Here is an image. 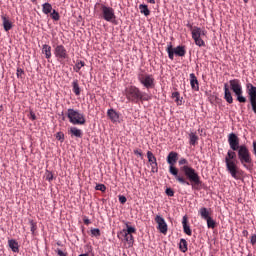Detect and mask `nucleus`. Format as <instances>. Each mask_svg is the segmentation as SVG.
Instances as JSON below:
<instances>
[{"label":"nucleus","instance_id":"obj_47","mask_svg":"<svg viewBox=\"0 0 256 256\" xmlns=\"http://www.w3.org/2000/svg\"><path fill=\"white\" fill-rule=\"evenodd\" d=\"M57 255L59 256H67V253L63 252L61 249L56 250Z\"/></svg>","mask_w":256,"mask_h":256},{"label":"nucleus","instance_id":"obj_42","mask_svg":"<svg viewBox=\"0 0 256 256\" xmlns=\"http://www.w3.org/2000/svg\"><path fill=\"white\" fill-rule=\"evenodd\" d=\"M16 75H17L18 79H23V75H25V71H23V69H21V68H18Z\"/></svg>","mask_w":256,"mask_h":256},{"label":"nucleus","instance_id":"obj_59","mask_svg":"<svg viewBox=\"0 0 256 256\" xmlns=\"http://www.w3.org/2000/svg\"><path fill=\"white\" fill-rule=\"evenodd\" d=\"M254 113H255V115H256V111H253Z\"/></svg>","mask_w":256,"mask_h":256},{"label":"nucleus","instance_id":"obj_25","mask_svg":"<svg viewBox=\"0 0 256 256\" xmlns=\"http://www.w3.org/2000/svg\"><path fill=\"white\" fill-rule=\"evenodd\" d=\"M199 141V136H197V133L195 132H191L189 134V143L190 145H192L193 147H195V145H197V142Z\"/></svg>","mask_w":256,"mask_h":256},{"label":"nucleus","instance_id":"obj_56","mask_svg":"<svg viewBox=\"0 0 256 256\" xmlns=\"http://www.w3.org/2000/svg\"><path fill=\"white\" fill-rule=\"evenodd\" d=\"M62 121H65V116H63Z\"/></svg>","mask_w":256,"mask_h":256},{"label":"nucleus","instance_id":"obj_30","mask_svg":"<svg viewBox=\"0 0 256 256\" xmlns=\"http://www.w3.org/2000/svg\"><path fill=\"white\" fill-rule=\"evenodd\" d=\"M147 158H148V161H149L150 165H153L154 163H157V158L155 157V155H153V152L148 151L147 152Z\"/></svg>","mask_w":256,"mask_h":256},{"label":"nucleus","instance_id":"obj_1","mask_svg":"<svg viewBox=\"0 0 256 256\" xmlns=\"http://www.w3.org/2000/svg\"><path fill=\"white\" fill-rule=\"evenodd\" d=\"M179 161V154L175 151H171L167 156V163L169 165V173L173 175L177 183L180 185H192V187H199L203 182L201 176L191 166H181L180 169L175 167Z\"/></svg>","mask_w":256,"mask_h":256},{"label":"nucleus","instance_id":"obj_45","mask_svg":"<svg viewBox=\"0 0 256 256\" xmlns=\"http://www.w3.org/2000/svg\"><path fill=\"white\" fill-rule=\"evenodd\" d=\"M152 167V173H157V171H159V167L157 166V162H155L154 164H150Z\"/></svg>","mask_w":256,"mask_h":256},{"label":"nucleus","instance_id":"obj_34","mask_svg":"<svg viewBox=\"0 0 256 256\" xmlns=\"http://www.w3.org/2000/svg\"><path fill=\"white\" fill-rule=\"evenodd\" d=\"M29 223H30V231L32 235H35V232L37 231V222L33 220H29Z\"/></svg>","mask_w":256,"mask_h":256},{"label":"nucleus","instance_id":"obj_40","mask_svg":"<svg viewBox=\"0 0 256 256\" xmlns=\"http://www.w3.org/2000/svg\"><path fill=\"white\" fill-rule=\"evenodd\" d=\"M56 139H57L58 141H61V143H63V141H65V134H63V132H58V133L56 134Z\"/></svg>","mask_w":256,"mask_h":256},{"label":"nucleus","instance_id":"obj_54","mask_svg":"<svg viewBox=\"0 0 256 256\" xmlns=\"http://www.w3.org/2000/svg\"><path fill=\"white\" fill-rule=\"evenodd\" d=\"M79 256H89V254H80Z\"/></svg>","mask_w":256,"mask_h":256},{"label":"nucleus","instance_id":"obj_9","mask_svg":"<svg viewBox=\"0 0 256 256\" xmlns=\"http://www.w3.org/2000/svg\"><path fill=\"white\" fill-rule=\"evenodd\" d=\"M166 51L171 61L175 59V55H177L178 57H185V53H187V51L185 50V46H177L176 48H173V45L171 43H169V45L167 46Z\"/></svg>","mask_w":256,"mask_h":256},{"label":"nucleus","instance_id":"obj_53","mask_svg":"<svg viewBox=\"0 0 256 256\" xmlns=\"http://www.w3.org/2000/svg\"><path fill=\"white\" fill-rule=\"evenodd\" d=\"M148 3H151V5H155V0H147Z\"/></svg>","mask_w":256,"mask_h":256},{"label":"nucleus","instance_id":"obj_23","mask_svg":"<svg viewBox=\"0 0 256 256\" xmlns=\"http://www.w3.org/2000/svg\"><path fill=\"white\" fill-rule=\"evenodd\" d=\"M42 53L45 55L46 59H51L52 53H51V46L48 44L42 45Z\"/></svg>","mask_w":256,"mask_h":256},{"label":"nucleus","instance_id":"obj_21","mask_svg":"<svg viewBox=\"0 0 256 256\" xmlns=\"http://www.w3.org/2000/svg\"><path fill=\"white\" fill-rule=\"evenodd\" d=\"M199 215L201 216L204 221H207V219H211V212L205 207H202L199 209Z\"/></svg>","mask_w":256,"mask_h":256},{"label":"nucleus","instance_id":"obj_36","mask_svg":"<svg viewBox=\"0 0 256 256\" xmlns=\"http://www.w3.org/2000/svg\"><path fill=\"white\" fill-rule=\"evenodd\" d=\"M50 17L51 19H53V21H59V19H61L59 12H57L56 10H53L52 12H50Z\"/></svg>","mask_w":256,"mask_h":256},{"label":"nucleus","instance_id":"obj_27","mask_svg":"<svg viewBox=\"0 0 256 256\" xmlns=\"http://www.w3.org/2000/svg\"><path fill=\"white\" fill-rule=\"evenodd\" d=\"M51 11H53V6L49 2H46L42 5V12L44 15H49Z\"/></svg>","mask_w":256,"mask_h":256},{"label":"nucleus","instance_id":"obj_49","mask_svg":"<svg viewBox=\"0 0 256 256\" xmlns=\"http://www.w3.org/2000/svg\"><path fill=\"white\" fill-rule=\"evenodd\" d=\"M83 221L86 225H91V220H89V218L84 217Z\"/></svg>","mask_w":256,"mask_h":256},{"label":"nucleus","instance_id":"obj_33","mask_svg":"<svg viewBox=\"0 0 256 256\" xmlns=\"http://www.w3.org/2000/svg\"><path fill=\"white\" fill-rule=\"evenodd\" d=\"M82 67H85V62H83V61H77L76 64H75V66H74V71H75L76 73H79V71H81V68H82Z\"/></svg>","mask_w":256,"mask_h":256},{"label":"nucleus","instance_id":"obj_50","mask_svg":"<svg viewBox=\"0 0 256 256\" xmlns=\"http://www.w3.org/2000/svg\"><path fill=\"white\" fill-rule=\"evenodd\" d=\"M30 115H31L30 119H32V121H35V119H37V116L35 115V113L30 112Z\"/></svg>","mask_w":256,"mask_h":256},{"label":"nucleus","instance_id":"obj_6","mask_svg":"<svg viewBox=\"0 0 256 256\" xmlns=\"http://www.w3.org/2000/svg\"><path fill=\"white\" fill-rule=\"evenodd\" d=\"M230 89L236 96L238 103H247V98L243 96V86L241 85V80L233 79L229 81Z\"/></svg>","mask_w":256,"mask_h":256},{"label":"nucleus","instance_id":"obj_14","mask_svg":"<svg viewBox=\"0 0 256 256\" xmlns=\"http://www.w3.org/2000/svg\"><path fill=\"white\" fill-rule=\"evenodd\" d=\"M155 222L158 225L157 229L160 231V233L167 235V222H165V218L157 215L155 217Z\"/></svg>","mask_w":256,"mask_h":256},{"label":"nucleus","instance_id":"obj_58","mask_svg":"<svg viewBox=\"0 0 256 256\" xmlns=\"http://www.w3.org/2000/svg\"><path fill=\"white\" fill-rule=\"evenodd\" d=\"M33 1V3H35V1H37V0H32Z\"/></svg>","mask_w":256,"mask_h":256},{"label":"nucleus","instance_id":"obj_51","mask_svg":"<svg viewBox=\"0 0 256 256\" xmlns=\"http://www.w3.org/2000/svg\"><path fill=\"white\" fill-rule=\"evenodd\" d=\"M186 27H188L191 30V32L193 33V29H195V27H193V25L191 23H188L186 25Z\"/></svg>","mask_w":256,"mask_h":256},{"label":"nucleus","instance_id":"obj_8","mask_svg":"<svg viewBox=\"0 0 256 256\" xmlns=\"http://www.w3.org/2000/svg\"><path fill=\"white\" fill-rule=\"evenodd\" d=\"M138 81L145 89H155V77H153V74L139 73Z\"/></svg>","mask_w":256,"mask_h":256},{"label":"nucleus","instance_id":"obj_26","mask_svg":"<svg viewBox=\"0 0 256 256\" xmlns=\"http://www.w3.org/2000/svg\"><path fill=\"white\" fill-rule=\"evenodd\" d=\"M125 241L128 243V247H131L134 243L133 234H127V232H122Z\"/></svg>","mask_w":256,"mask_h":256},{"label":"nucleus","instance_id":"obj_55","mask_svg":"<svg viewBox=\"0 0 256 256\" xmlns=\"http://www.w3.org/2000/svg\"><path fill=\"white\" fill-rule=\"evenodd\" d=\"M244 3H249V0H244Z\"/></svg>","mask_w":256,"mask_h":256},{"label":"nucleus","instance_id":"obj_5","mask_svg":"<svg viewBox=\"0 0 256 256\" xmlns=\"http://www.w3.org/2000/svg\"><path fill=\"white\" fill-rule=\"evenodd\" d=\"M66 117L68 118L69 123H71L72 125H85L87 121L85 119V114L73 108L67 110Z\"/></svg>","mask_w":256,"mask_h":256},{"label":"nucleus","instance_id":"obj_46","mask_svg":"<svg viewBox=\"0 0 256 256\" xmlns=\"http://www.w3.org/2000/svg\"><path fill=\"white\" fill-rule=\"evenodd\" d=\"M134 155H137V157H143V152L139 149L134 150Z\"/></svg>","mask_w":256,"mask_h":256},{"label":"nucleus","instance_id":"obj_4","mask_svg":"<svg viewBox=\"0 0 256 256\" xmlns=\"http://www.w3.org/2000/svg\"><path fill=\"white\" fill-rule=\"evenodd\" d=\"M237 151V157L244 167V169H251V165H253V158H251V152L246 145H241Z\"/></svg>","mask_w":256,"mask_h":256},{"label":"nucleus","instance_id":"obj_32","mask_svg":"<svg viewBox=\"0 0 256 256\" xmlns=\"http://www.w3.org/2000/svg\"><path fill=\"white\" fill-rule=\"evenodd\" d=\"M126 228L127 229L122 230V233H127V235H133V233L137 232V229H135V227L127 225Z\"/></svg>","mask_w":256,"mask_h":256},{"label":"nucleus","instance_id":"obj_10","mask_svg":"<svg viewBox=\"0 0 256 256\" xmlns=\"http://www.w3.org/2000/svg\"><path fill=\"white\" fill-rule=\"evenodd\" d=\"M205 31L201 28L194 26L192 29V39L194 40L195 45L198 47H205V41H203V35H205Z\"/></svg>","mask_w":256,"mask_h":256},{"label":"nucleus","instance_id":"obj_15","mask_svg":"<svg viewBox=\"0 0 256 256\" xmlns=\"http://www.w3.org/2000/svg\"><path fill=\"white\" fill-rule=\"evenodd\" d=\"M4 31H11L13 29V22L9 20L7 15H1Z\"/></svg>","mask_w":256,"mask_h":256},{"label":"nucleus","instance_id":"obj_3","mask_svg":"<svg viewBox=\"0 0 256 256\" xmlns=\"http://www.w3.org/2000/svg\"><path fill=\"white\" fill-rule=\"evenodd\" d=\"M124 95L127 99V101H130V103H139V101H150L151 96L147 94L146 92H142L141 89H139L135 85L127 86L124 89Z\"/></svg>","mask_w":256,"mask_h":256},{"label":"nucleus","instance_id":"obj_29","mask_svg":"<svg viewBox=\"0 0 256 256\" xmlns=\"http://www.w3.org/2000/svg\"><path fill=\"white\" fill-rule=\"evenodd\" d=\"M187 240L185 239H180V243H179V249L182 253H187L188 251V247H187Z\"/></svg>","mask_w":256,"mask_h":256},{"label":"nucleus","instance_id":"obj_43","mask_svg":"<svg viewBox=\"0 0 256 256\" xmlns=\"http://www.w3.org/2000/svg\"><path fill=\"white\" fill-rule=\"evenodd\" d=\"M165 193L168 197H174L175 196V191L172 188H167Z\"/></svg>","mask_w":256,"mask_h":256},{"label":"nucleus","instance_id":"obj_13","mask_svg":"<svg viewBox=\"0 0 256 256\" xmlns=\"http://www.w3.org/2000/svg\"><path fill=\"white\" fill-rule=\"evenodd\" d=\"M228 143L232 151H237L241 148V145H239V137L235 133H230L228 135Z\"/></svg>","mask_w":256,"mask_h":256},{"label":"nucleus","instance_id":"obj_24","mask_svg":"<svg viewBox=\"0 0 256 256\" xmlns=\"http://www.w3.org/2000/svg\"><path fill=\"white\" fill-rule=\"evenodd\" d=\"M72 91L77 97H79V95H81V88L79 87V80L76 79L72 82Z\"/></svg>","mask_w":256,"mask_h":256},{"label":"nucleus","instance_id":"obj_16","mask_svg":"<svg viewBox=\"0 0 256 256\" xmlns=\"http://www.w3.org/2000/svg\"><path fill=\"white\" fill-rule=\"evenodd\" d=\"M190 85L194 91H199V80H197L195 73L190 74Z\"/></svg>","mask_w":256,"mask_h":256},{"label":"nucleus","instance_id":"obj_48","mask_svg":"<svg viewBox=\"0 0 256 256\" xmlns=\"http://www.w3.org/2000/svg\"><path fill=\"white\" fill-rule=\"evenodd\" d=\"M251 245H256V234H253L252 236H251Z\"/></svg>","mask_w":256,"mask_h":256},{"label":"nucleus","instance_id":"obj_20","mask_svg":"<svg viewBox=\"0 0 256 256\" xmlns=\"http://www.w3.org/2000/svg\"><path fill=\"white\" fill-rule=\"evenodd\" d=\"M107 115L113 123H117V121H119V113H117V111L109 109L107 111Z\"/></svg>","mask_w":256,"mask_h":256},{"label":"nucleus","instance_id":"obj_28","mask_svg":"<svg viewBox=\"0 0 256 256\" xmlns=\"http://www.w3.org/2000/svg\"><path fill=\"white\" fill-rule=\"evenodd\" d=\"M139 9H140V13H142L143 15H145V17H149V15H151V11H150L149 8L147 7V5H145V4H140V5H139Z\"/></svg>","mask_w":256,"mask_h":256},{"label":"nucleus","instance_id":"obj_2","mask_svg":"<svg viewBox=\"0 0 256 256\" xmlns=\"http://www.w3.org/2000/svg\"><path fill=\"white\" fill-rule=\"evenodd\" d=\"M226 169L233 179H241L243 170L237 166V153L234 150H228L225 157Z\"/></svg>","mask_w":256,"mask_h":256},{"label":"nucleus","instance_id":"obj_18","mask_svg":"<svg viewBox=\"0 0 256 256\" xmlns=\"http://www.w3.org/2000/svg\"><path fill=\"white\" fill-rule=\"evenodd\" d=\"M69 133L71 137H78V139H81V137H83V130L77 127H70Z\"/></svg>","mask_w":256,"mask_h":256},{"label":"nucleus","instance_id":"obj_35","mask_svg":"<svg viewBox=\"0 0 256 256\" xmlns=\"http://www.w3.org/2000/svg\"><path fill=\"white\" fill-rule=\"evenodd\" d=\"M90 233L91 237H101V230L99 228H92Z\"/></svg>","mask_w":256,"mask_h":256},{"label":"nucleus","instance_id":"obj_11","mask_svg":"<svg viewBox=\"0 0 256 256\" xmlns=\"http://www.w3.org/2000/svg\"><path fill=\"white\" fill-rule=\"evenodd\" d=\"M246 93L248 95L252 111H256V87L250 82L246 84Z\"/></svg>","mask_w":256,"mask_h":256},{"label":"nucleus","instance_id":"obj_57","mask_svg":"<svg viewBox=\"0 0 256 256\" xmlns=\"http://www.w3.org/2000/svg\"><path fill=\"white\" fill-rule=\"evenodd\" d=\"M247 256H253V254L249 253Z\"/></svg>","mask_w":256,"mask_h":256},{"label":"nucleus","instance_id":"obj_31","mask_svg":"<svg viewBox=\"0 0 256 256\" xmlns=\"http://www.w3.org/2000/svg\"><path fill=\"white\" fill-rule=\"evenodd\" d=\"M206 223H207L208 229H215V227H217V222H215V220H213L212 217L208 218L206 220Z\"/></svg>","mask_w":256,"mask_h":256},{"label":"nucleus","instance_id":"obj_19","mask_svg":"<svg viewBox=\"0 0 256 256\" xmlns=\"http://www.w3.org/2000/svg\"><path fill=\"white\" fill-rule=\"evenodd\" d=\"M187 223H188L187 216H183L182 225H183L184 233H186V235L192 236L193 232L191 231V227Z\"/></svg>","mask_w":256,"mask_h":256},{"label":"nucleus","instance_id":"obj_39","mask_svg":"<svg viewBox=\"0 0 256 256\" xmlns=\"http://www.w3.org/2000/svg\"><path fill=\"white\" fill-rule=\"evenodd\" d=\"M180 97H181V94H179V92L172 93V98L175 99V102L177 103V105H181V103H179Z\"/></svg>","mask_w":256,"mask_h":256},{"label":"nucleus","instance_id":"obj_7","mask_svg":"<svg viewBox=\"0 0 256 256\" xmlns=\"http://www.w3.org/2000/svg\"><path fill=\"white\" fill-rule=\"evenodd\" d=\"M52 46L54 49V56L59 63H63L66 59H69V52H67V48H65L63 44H57L53 41Z\"/></svg>","mask_w":256,"mask_h":256},{"label":"nucleus","instance_id":"obj_22","mask_svg":"<svg viewBox=\"0 0 256 256\" xmlns=\"http://www.w3.org/2000/svg\"><path fill=\"white\" fill-rule=\"evenodd\" d=\"M8 245L13 253H19V242L15 239L8 240Z\"/></svg>","mask_w":256,"mask_h":256},{"label":"nucleus","instance_id":"obj_37","mask_svg":"<svg viewBox=\"0 0 256 256\" xmlns=\"http://www.w3.org/2000/svg\"><path fill=\"white\" fill-rule=\"evenodd\" d=\"M178 165H180V167H189V161L185 158H181L178 161Z\"/></svg>","mask_w":256,"mask_h":256},{"label":"nucleus","instance_id":"obj_38","mask_svg":"<svg viewBox=\"0 0 256 256\" xmlns=\"http://www.w3.org/2000/svg\"><path fill=\"white\" fill-rule=\"evenodd\" d=\"M96 191H101L102 193H105L107 191V186L104 184H97L95 187Z\"/></svg>","mask_w":256,"mask_h":256},{"label":"nucleus","instance_id":"obj_44","mask_svg":"<svg viewBox=\"0 0 256 256\" xmlns=\"http://www.w3.org/2000/svg\"><path fill=\"white\" fill-rule=\"evenodd\" d=\"M118 199L122 205H125V203H127V197H125L124 195H120Z\"/></svg>","mask_w":256,"mask_h":256},{"label":"nucleus","instance_id":"obj_17","mask_svg":"<svg viewBox=\"0 0 256 256\" xmlns=\"http://www.w3.org/2000/svg\"><path fill=\"white\" fill-rule=\"evenodd\" d=\"M224 99L229 104L233 103V96L231 95V90H229L228 84H224Z\"/></svg>","mask_w":256,"mask_h":256},{"label":"nucleus","instance_id":"obj_12","mask_svg":"<svg viewBox=\"0 0 256 256\" xmlns=\"http://www.w3.org/2000/svg\"><path fill=\"white\" fill-rule=\"evenodd\" d=\"M101 11L104 21L111 22L116 19L115 10L112 7L101 4Z\"/></svg>","mask_w":256,"mask_h":256},{"label":"nucleus","instance_id":"obj_41","mask_svg":"<svg viewBox=\"0 0 256 256\" xmlns=\"http://www.w3.org/2000/svg\"><path fill=\"white\" fill-rule=\"evenodd\" d=\"M45 177H46V181H49V183H51V181H53V172L47 171L45 173Z\"/></svg>","mask_w":256,"mask_h":256},{"label":"nucleus","instance_id":"obj_52","mask_svg":"<svg viewBox=\"0 0 256 256\" xmlns=\"http://www.w3.org/2000/svg\"><path fill=\"white\" fill-rule=\"evenodd\" d=\"M242 233H243L244 237L249 235V232L247 230H244Z\"/></svg>","mask_w":256,"mask_h":256}]
</instances>
